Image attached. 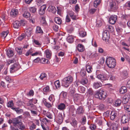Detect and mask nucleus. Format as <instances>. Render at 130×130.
<instances>
[{"label":"nucleus","instance_id":"nucleus-64","mask_svg":"<svg viewBox=\"0 0 130 130\" xmlns=\"http://www.w3.org/2000/svg\"><path fill=\"white\" fill-rule=\"evenodd\" d=\"M96 127V126L94 124H91L90 126V128L91 130H94Z\"/></svg>","mask_w":130,"mask_h":130},{"label":"nucleus","instance_id":"nucleus-4","mask_svg":"<svg viewBox=\"0 0 130 130\" xmlns=\"http://www.w3.org/2000/svg\"><path fill=\"white\" fill-rule=\"evenodd\" d=\"M97 77L99 79L103 82L108 80L109 76L106 73H104L98 74L97 76Z\"/></svg>","mask_w":130,"mask_h":130},{"label":"nucleus","instance_id":"nucleus-9","mask_svg":"<svg viewBox=\"0 0 130 130\" xmlns=\"http://www.w3.org/2000/svg\"><path fill=\"white\" fill-rule=\"evenodd\" d=\"M42 103L46 107L50 108L52 107L51 104L50 102L47 101L46 99L43 98L42 100Z\"/></svg>","mask_w":130,"mask_h":130},{"label":"nucleus","instance_id":"nucleus-17","mask_svg":"<svg viewBox=\"0 0 130 130\" xmlns=\"http://www.w3.org/2000/svg\"><path fill=\"white\" fill-rule=\"evenodd\" d=\"M117 112L112 111L111 112L110 115V119L112 120H114L117 117Z\"/></svg>","mask_w":130,"mask_h":130},{"label":"nucleus","instance_id":"nucleus-3","mask_svg":"<svg viewBox=\"0 0 130 130\" xmlns=\"http://www.w3.org/2000/svg\"><path fill=\"white\" fill-rule=\"evenodd\" d=\"M73 80V77L71 76L65 77L62 80V85L66 87H68L72 82Z\"/></svg>","mask_w":130,"mask_h":130},{"label":"nucleus","instance_id":"nucleus-29","mask_svg":"<svg viewBox=\"0 0 130 130\" xmlns=\"http://www.w3.org/2000/svg\"><path fill=\"white\" fill-rule=\"evenodd\" d=\"M118 126L117 124L115 123H112L111 126V129L113 130H117Z\"/></svg>","mask_w":130,"mask_h":130},{"label":"nucleus","instance_id":"nucleus-51","mask_svg":"<svg viewBox=\"0 0 130 130\" xmlns=\"http://www.w3.org/2000/svg\"><path fill=\"white\" fill-rule=\"evenodd\" d=\"M79 91L81 93H84L85 90V88L83 86H80L78 88Z\"/></svg>","mask_w":130,"mask_h":130},{"label":"nucleus","instance_id":"nucleus-22","mask_svg":"<svg viewBox=\"0 0 130 130\" xmlns=\"http://www.w3.org/2000/svg\"><path fill=\"white\" fill-rule=\"evenodd\" d=\"M70 92L68 97L70 99L73 98V87H70L69 89Z\"/></svg>","mask_w":130,"mask_h":130},{"label":"nucleus","instance_id":"nucleus-58","mask_svg":"<svg viewBox=\"0 0 130 130\" xmlns=\"http://www.w3.org/2000/svg\"><path fill=\"white\" fill-rule=\"evenodd\" d=\"M96 11L95 9H91L88 12V13L92 14L94 13Z\"/></svg>","mask_w":130,"mask_h":130},{"label":"nucleus","instance_id":"nucleus-48","mask_svg":"<svg viewBox=\"0 0 130 130\" xmlns=\"http://www.w3.org/2000/svg\"><path fill=\"white\" fill-rule=\"evenodd\" d=\"M55 22L58 24L61 23V19L58 17H56L55 19Z\"/></svg>","mask_w":130,"mask_h":130},{"label":"nucleus","instance_id":"nucleus-45","mask_svg":"<svg viewBox=\"0 0 130 130\" xmlns=\"http://www.w3.org/2000/svg\"><path fill=\"white\" fill-rule=\"evenodd\" d=\"M128 75L127 71H123L121 74V76L123 77L124 78H126Z\"/></svg>","mask_w":130,"mask_h":130},{"label":"nucleus","instance_id":"nucleus-39","mask_svg":"<svg viewBox=\"0 0 130 130\" xmlns=\"http://www.w3.org/2000/svg\"><path fill=\"white\" fill-rule=\"evenodd\" d=\"M9 32L8 30L3 31L1 34L2 37L5 38L9 34Z\"/></svg>","mask_w":130,"mask_h":130},{"label":"nucleus","instance_id":"nucleus-33","mask_svg":"<svg viewBox=\"0 0 130 130\" xmlns=\"http://www.w3.org/2000/svg\"><path fill=\"white\" fill-rule=\"evenodd\" d=\"M86 69L88 73H90L92 71V69L90 66L87 64L86 66Z\"/></svg>","mask_w":130,"mask_h":130},{"label":"nucleus","instance_id":"nucleus-16","mask_svg":"<svg viewBox=\"0 0 130 130\" xmlns=\"http://www.w3.org/2000/svg\"><path fill=\"white\" fill-rule=\"evenodd\" d=\"M44 53L47 58L49 59H50L51 58L52 53L51 50L48 49H46L44 52Z\"/></svg>","mask_w":130,"mask_h":130},{"label":"nucleus","instance_id":"nucleus-1","mask_svg":"<svg viewBox=\"0 0 130 130\" xmlns=\"http://www.w3.org/2000/svg\"><path fill=\"white\" fill-rule=\"evenodd\" d=\"M94 97L100 100H104L107 97V93L103 90H98L96 91Z\"/></svg>","mask_w":130,"mask_h":130},{"label":"nucleus","instance_id":"nucleus-50","mask_svg":"<svg viewBox=\"0 0 130 130\" xmlns=\"http://www.w3.org/2000/svg\"><path fill=\"white\" fill-rule=\"evenodd\" d=\"M32 29L31 28L26 29L25 31L27 34V35H28V36H30L32 32Z\"/></svg>","mask_w":130,"mask_h":130},{"label":"nucleus","instance_id":"nucleus-38","mask_svg":"<svg viewBox=\"0 0 130 130\" xmlns=\"http://www.w3.org/2000/svg\"><path fill=\"white\" fill-rule=\"evenodd\" d=\"M40 120L41 122H43L44 123L46 124L47 123H49L50 122V120H48L46 118H45L41 119L40 118Z\"/></svg>","mask_w":130,"mask_h":130},{"label":"nucleus","instance_id":"nucleus-21","mask_svg":"<svg viewBox=\"0 0 130 130\" xmlns=\"http://www.w3.org/2000/svg\"><path fill=\"white\" fill-rule=\"evenodd\" d=\"M102 86V84L100 82H94L93 84V87L96 89H98Z\"/></svg>","mask_w":130,"mask_h":130},{"label":"nucleus","instance_id":"nucleus-23","mask_svg":"<svg viewBox=\"0 0 130 130\" xmlns=\"http://www.w3.org/2000/svg\"><path fill=\"white\" fill-rule=\"evenodd\" d=\"M57 108L61 110H63L66 108V105L63 103H61L58 105Z\"/></svg>","mask_w":130,"mask_h":130},{"label":"nucleus","instance_id":"nucleus-35","mask_svg":"<svg viewBox=\"0 0 130 130\" xmlns=\"http://www.w3.org/2000/svg\"><path fill=\"white\" fill-rule=\"evenodd\" d=\"M46 24L45 18L43 17H42L40 21L41 25L43 26H45L46 25Z\"/></svg>","mask_w":130,"mask_h":130},{"label":"nucleus","instance_id":"nucleus-19","mask_svg":"<svg viewBox=\"0 0 130 130\" xmlns=\"http://www.w3.org/2000/svg\"><path fill=\"white\" fill-rule=\"evenodd\" d=\"M39 78L41 80H45L47 78V75L45 73L43 72L41 74Z\"/></svg>","mask_w":130,"mask_h":130},{"label":"nucleus","instance_id":"nucleus-36","mask_svg":"<svg viewBox=\"0 0 130 130\" xmlns=\"http://www.w3.org/2000/svg\"><path fill=\"white\" fill-rule=\"evenodd\" d=\"M31 55L33 56L38 55L41 56L42 55V53L40 51H36L35 53H32Z\"/></svg>","mask_w":130,"mask_h":130},{"label":"nucleus","instance_id":"nucleus-5","mask_svg":"<svg viewBox=\"0 0 130 130\" xmlns=\"http://www.w3.org/2000/svg\"><path fill=\"white\" fill-rule=\"evenodd\" d=\"M20 68V66L17 63H14L11 66L10 69V71L11 73H13L15 71L18 70Z\"/></svg>","mask_w":130,"mask_h":130},{"label":"nucleus","instance_id":"nucleus-32","mask_svg":"<svg viewBox=\"0 0 130 130\" xmlns=\"http://www.w3.org/2000/svg\"><path fill=\"white\" fill-rule=\"evenodd\" d=\"M122 102L121 100L120 99H118L114 103V105L115 106L118 107L120 106Z\"/></svg>","mask_w":130,"mask_h":130},{"label":"nucleus","instance_id":"nucleus-47","mask_svg":"<svg viewBox=\"0 0 130 130\" xmlns=\"http://www.w3.org/2000/svg\"><path fill=\"white\" fill-rule=\"evenodd\" d=\"M67 41L70 43H72L73 42V37L72 36H69L67 38Z\"/></svg>","mask_w":130,"mask_h":130},{"label":"nucleus","instance_id":"nucleus-14","mask_svg":"<svg viewBox=\"0 0 130 130\" xmlns=\"http://www.w3.org/2000/svg\"><path fill=\"white\" fill-rule=\"evenodd\" d=\"M21 120L18 118L14 119H12V122L14 126H16L17 124H21Z\"/></svg>","mask_w":130,"mask_h":130},{"label":"nucleus","instance_id":"nucleus-55","mask_svg":"<svg viewBox=\"0 0 130 130\" xmlns=\"http://www.w3.org/2000/svg\"><path fill=\"white\" fill-rule=\"evenodd\" d=\"M20 126L18 127L21 130H24L25 128V126L21 122V124H19Z\"/></svg>","mask_w":130,"mask_h":130},{"label":"nucleus","instance_id":"nucleus-41","mask_svg":"<svg viewBox=\"0 0 130 130\" xmlns=\"http://www.w3.org/2000/svg\"><path fill=\"white\" fill-rule=\"evenodd\" d=\"M101 0H96L94 1L93 5L94 7L96 8L101 3Z\"/></svg>","mask_w":130,"mask_h":130},{"label":"nucleus","instance_id":"nucleus-7","mask_svg":"<svg viewBox=\"0 0 130 130\" xmlns=\"http://www.w3.org/2000/svg\"><path fill=\"white\" fill-rule=\"evenodd\" d=\"M122 101V103L124 105L128 103L130 99V94L129 93H127L123 97Z\"/></svg>","mask_w":130,"mask_h":130},{"label":"nucleus","instance_id":"nucleus-56","mask_svg":"<svg viewBox=\"0 0 130 130\" xmlns=\"http://www.w3.org/2000/svg\"><path fill=\"white\" fill-rule=\"evenodd\" d=\"M67 93L66 92L62 91L60 93V95L63 98H65L67 97Z\"/></svg>","mask_w":130,"mask_h":130},{"label":"nucleus","instance_id":"nucleus-12","mask_svg":"<svg viewBox=\"0 0 130 130\" xmlns=\"http://www.w3.org/2000/svg\"><path fill=\"white\" fill-rule=\"evenodd\" d=\"M77 50L79 52H82L85 50V47L84 45L82 44H79L76 47Z\"/></svg>","mask_w":130,"mask_h":130},{"label":"nucleus","instance_id":"nucleus-11","mask_svg":"<svg viewBox=\"0 0 130 130\" xmlns=\"http://www.w3.org/2000/svg\"><path fill=\"white\" fill-rule=\"evenodd\" d=\"M117 19V16L116 15H111L109 19V23L111 24H113L116 22Z\"/></svg>","mask_w":130,"mask_h":130},{"label":"nucleus","instance_id":"nucleus-42","mask_svg":"<svg viewBox=\"0 0 130 130\" xmlns=\"http://www.w3.org/2000/svg\"><path fill=\"white\" fill-rule=\"evenodd\" d=\"M83 108L81 106L79 107L77 109L76 112L78 113H81L84 112Z\"/></svg>","mask_w":130,"mask_h":130},{"label":"nucleus","instance_id":"nucleus-61","mask_svg":"<svg viewBox=\"0 0 130 130\" xmlns=\"http://www.w3.org/2000/svg\"><path fill=\"white\" fill-rule=\"evenodd\" d=\"M36 125L34 124H32L30 126L29 129L31 130H33L34 129L36 128Z\"/></svg>","mask_w":130,"mask_h":130},{"label":"nucleus","instance_id":"nucleus-49","mask_svg":"<svg viewBox=\"0 0 130 130\" xmlns=\"http://www.w3.org/2000/svg\"><path fill=\"white\" fill-rule=\"evenodd\" d=\"M116 30L119 35H121L123 31L122 28L119 27H117L116 28Z\"/></svg>","mask_w":130,"mask_h":130},{"label":"nucleus","instance_id":"nucleus-24","mask_svg":"<svg viewBox=\"0 0 130 130\" xmlns=\"http://www.w3.org/2000/svg\"><path fill=\"white\" fill-rule=\"evenodd\" d=\"M127 91V88L125 86H122L119 89V92L121 94H124Z\"/></svg>","mask_w":130,"mask_h":130},{"label":"nucleus","instance_id":"nucleus-30","mask_svg":"<svg viewBox=\"0 0 130 130\" xmlns=\"http://www.w3.org/2000/svg\"><path fill=\"white\" fill-rule=\"evenodd\" d=\"M109 5L111 8H118L117 4L114 2H112L110 3Z\"/></svg>","mask_w":130,"mask_h":130},{"label":"nucleus","instance_id":"nucleus-54","mask_svg":"<svg viewBox=\"0 0 130 130\" xmlns=\"http://www.w3.org/2000/svg\"><path fill=\"white\" fill-rule=\"evenodd\" d=\"M46 9H40L39 11V13L40 15H43L45 13Z\"/></svg>","mask_w":130,"mask_h":130},{"label":"nucleus","instance_id":"nucleus-34","mask_svg":"<svg viewBox=\"0 0 130 130\" xmlns=\"http://www.w3.org/2000/svg\"><path fill=\"white\" fill-rule=\"evenodd\" d=\"M48 99L50 101L53 103L55 100V96L53 94H51L49 97Z\"/></svg>","mask_w":130,"mask_h":130},{"label":"nucleus","instance_id":"nucleus-10","mask_svg":"<svg viewBox=\"0 0 130 130\" xmlns=\"http://www.w3.org/2000/svg\"><path fill=\"white\" fill-rule=\"evenodd\" d=\"M43 114L45 115L47 118L50 119H52L53 115L52 113L49 112H46V110H43Z\"/></svg>","mask_w":130,"mask_h":130},{"label":"nucleus","instance_id":"nucleus-59","mask_svg":"<svg viewBox=\"0 0 130 130\" xmlns=\"http://www.w3.org/2000/svg\"><path fill=\"white\" fill-rule=\"evenodd\" d=\"M32 50L30 49L28 50L25 54V55L26 56H28L29 54H32Z\"/></svg>","mask_w":130,"mask_h":130},{"label":"nucleus","instance_id":"nucleus-31","mask_svg":"<svg viewBox=\"0 0 130 130\" xmlns=\"http://www.w3.org/2000/svg\"><path fill=\"white\" fill-rule=\"evenodd\" d=\"M14 105L13 101L12 100H10L8 101L7 103V106L8 108H11L13 107Z\"/></svg>","mask_w":130,"mask_h":130},{"label":"nucleus","instance_id":"nucleus-46","mask_svg":"<svg viewBox=\"0 0 130 130\" xmlns=\"http://www.w3.org/2000/svg\"><path fill=\"white\" fill-rule=\"evenodd\" d=\"M30 13L25 11L23 14V16L24 17L26 18H28L30 17Z\"/></svg>","mask_w":130,"mask_h":130},{"label":"nucleus","instance_id":"nucleus-40","mask_svg":"<svg viewBox=\"0 0 130 130\" xmlns=\"http://www.w3.org/2000/svg\"><path fill=\"white\" fill-rule=\"evenodd\" d=\"M54 84L56 88L57 89L59 88L60 87V83L59 80L55 81L54 82Z\"/></svg>","mask_w":130,"mask_h":130},{"label":"nucleus","instance_id":"nucleus-15","mask_svg":"<svg viewBox=\"0 0 130 130\" xmlns=\"http://www.w3.org/2000/svg\"><path fill=\"white\" fill-rule=\"evenodd\" d=\"M6 54L8 57H11L14 55V53L13 50H12L10 48H9L7 50Z\"/></svg>","mask_w":130,"mask_h":130},{"label":"nucleus","instance_id":"nucleus-27","mask_svg":"<svg viewBox=\"0 0 130 130\" xmlns=\"http://www.w3.org/2000/svg\"><path fill=\"white\" fill-rule=\"evenodd\" d=\"M21 25L20 22L18 21H16L13 23V27L14 28H18Z\"/></svg>","mask_w":130,"mask_h":130},{"label":"nucleus","instance_id":"nucleus-57","mask_svg":"<svg viewBox=\"0 0 130 130\" xmlns=\"http://www.w3.org/2000/svg\"><path fill=\"white\" fill-rule=\"evenodd\" d=\"M36 2L37 5L39 6L41 5L43 3V1L41 0H36Z\"/></svg>","mask_w":130,"mask_h":130},{"label":"nucleus","instance_id":"nucleus-60","mask_svg":"<svg viewBox=\"0 0 130 130\" xmlns=\"http://www.w3.org/2000/svg\"><path fill=\"white\" fill-rule=\"evenodd\" d=\"M105 107L104 105L102 104H100L99 106V108L101 110H103Z\"/></svg>","mask_w":130,"mask_h":130},{"label":"nucleus","instance_id":"nucleus-43","mask_svg":"<svg viewBox=\"0 0 130 130\" xmlns=\"http://www.w3.org/2000/svg\"><path fill=\"white\" fill-rule=\"evenodd\" d=\"M80 83L83 85L86 84L88 82V79L86 78H83L80 81Z\"/></svg>","mask_w":130,"mask_h":130},{"label":"nucleus","instance_id":"nucleus-25","mask_svg":"<svg viewBox=\"0 0 130 130\" xmlns=\"http://www.w3.org/2000/svg\"><path fill=\"white\" fill-rule=\"evenodd\" d=\"M35 33L36 34H42L43 33V31L39 26H37L35 30Z\"/></svg>","mask_w":130,"mask_h":130},{"label":"nucleus","instance_id":"nucleus-13","mask_svg":"<svg viewBox=\"0 0 130 130\" xmlns=\"http://www.w3.org/2000/svg\"><path fill=\"white\" fill-rule=\"evenodd\" d=\"M79 36L82 37H84L87 35L85 29L83 28H81L79 29Z\"/></svg>","mask_w":130,"mask_h":130},{"label":"nucleus","instance_id":"nucleus-53","mask_svg":"<svg viewBox=\"0 0 130 130\" xmlns=\"http://www.w3.org/2000/svg\"><path fill=\"white\" fill-rule=\"evenodd\" d=\"M25 37V35L24 34H22L21 35L19 36L18 37V39L19 41L22 40L23 38Z\"/></svg>","mask_w":130,"mask_h":130},{"label":"nucleus","instance_id":"nucleus-6","mask_svg":"<svg viewBox=\"0 0 130 130\" xmlns=\"http://www.w3.org/2000/svg\"><path fill=\"white\" fill-rule=\"evenodd\" d=\"M55 120L56 122L59 124H61L62 122L63 118L61 113H59L56 118H55Z\"/></svg>","mask_w":130,"mask_h":130},{"label":"nucleus","instance_id":"nucleus-20","mask_svg":"<svg viewBox=\"0 0 130 130\" xmlns=\"http://www.w3.org/2000/svg\"><path fill=\"white\" fill-rule=\"evenodd\" d=\"M121 121L122 123H126L128 121V117L126 115H124L122 117Z\"/></svg>","mask_w":130,"mask_h":130},{"label":"nucleus","instance_id":"nucleus-8","mask_svg":"<svg viewBox=\"0 0 130 130\" xmlns=\"http://www.w3.org/2000/svg\"><path fill=\"white\" fill-rule=\"evenodd\" d=\"M18 13V11L17 9H12L10 12V15L12 17H15Z\"/></svg>","mask_w":130,"mask_h":130},{"label":"nucleus","instance_id":"nucleus-26","mask_svg":"<svg viewBox=\"0 0 130 130\" xmlns=\"http://www.w3.org/2000/svg\"><path fill=\"white\" fill-rule=\"evenodd\" d=\"M40 63L44 64L45 63L49 64L50 62L48 60L44 58H40Z\"/></svg>","mask_w":130,"mask_h":130},{"label":"nucleus","instance_id":"nucleus-28","mask_svg":"<svg viewBox=\"0 0 130 130\" xmlns=\"http://www.w3.org/2000/svg\"><path fill=\"white\" fill-rule=\"evenodd\" d=\"M33 42L37 45V47H40L42 45L41 42L38 40L34 39Z\"/></svg>","mask_w":130,"mask_h":130},{"label":"nucleus","instance_id":"nucleus-37","mask_svg":"<svg viewBox=\"0 0 130 130\" xmlns=\"http://www.w3.org/2000/svg\"><path fill=\"white\" fill-rule=\"evenodd\" d=\"M5 79L7 82L8 83L12 82L13 81V79L10 76H6Z\"/></svg>","mask_w":130,"mask_h":130},{"label":"nucleus","instance_id":"nucleus-62","mask_svg":"<svg viewBox=\"0 0 130 130\" xmlns=\"http://www.w3.org/2000/svg\"><path fill=\"white\" fill-rule=\"evenodd\" d=\"M102 25V23L100 20H97L96 21V25L98 27L101 26Z\"/></svg>","mask_w":130,"mask_h":130},{"label":"nucleus","instance_id":"nucleus-2","mask_svg":"<svg viewBox=\"0 0 130 130\" xmlns=\"http://www.w3.org/2000/svg\"><path fill=\"white\" fill-rule=\"evenodd\" d=\"M106 63L107 66L111 68H114L116 65V60L111 57H108L106 59Z\"/></svg>","mask_w":130,"mask_h":130},{"label":"nucleus","instance_id":"nucleus-63","mask_svg":"<svg viewBox=\"0 0 130 130\" xmlns=\"http://www.w3.org/2000/svg\"><path fill=\"white\" fill-rule=\"evenodd\" d=\"M124 57L129 62H130V57L126 54L124 55Z\"/></svg>","mask_w":130,"mask_h":130},{"label":"nucleus","instance_id":"nucleus-52","mask_svg":"<svg viewBox=\"0 0 130 130\" xmlns=\"http://www.w3.org/2000/svg\"><path fill=\"white\" fill-rule=\"evenodd\" d=\"M124 109L128 112H130V106L129 105L126 104L124 105Z\"/></svg>","mask_w":130,"mask_h":130},{"label":"nucleus","instance_id":"nucleus-18","mask_svg":"<svg viewBox=\"0 0 130 130\" xmlns=\"http://www.w3.org/2000/svg\"><path fill=\"white\" fill-rule=\"evenodd\" d=\"M43 93L44 94L47 95V93H50L51 91L49 86L47 85L44 87L43 89Z\"/></svg>","mask_w":130,"mask_h":130},{"label":"nucleus","instance_id":"nucleus-44","mask_svg":"<svg viewBox=\"0 0 130 130\" xmlns=\"http://www.w3.org/2000/svg\"><path fill=\"white\" fill-rule=\"evenodd\" d=\"M22 48L18 47H16L15 48V51L17 52L18 54L19 55H21L22 54Z\"/></svg>","mask_w":130,"mask_h":130}]
</instances>
